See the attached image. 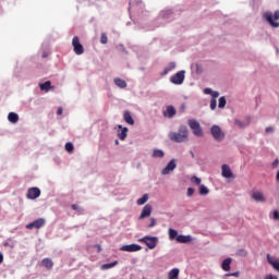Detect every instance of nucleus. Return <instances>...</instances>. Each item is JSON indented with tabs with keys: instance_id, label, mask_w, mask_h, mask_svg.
Instances as JSON below:
<instances>
[{
	"instance_id": "48",
	"label": "nucleus",
	"mask_w": 279,
	"mask_h": 279,
	"mask_svg": "<svg viewBox=\"0 0 279 279\" xmlns=\"http://www.w3.org/2000/svg\"><path fill=\"white\" fill-rule=\"evenodd\" d=\"M95 247H97V251H98V252H101V245L96 244Z\"/></svg>"
},
{
	"instance_id": "22",
	"label": "nucleus",
	"mask_w": 279,
	"mask_h": 279,
	"mask_svg": "<svg viewBox=\"0 0 279 279\" xmlns=\"http://www.w3.org/2000/svg\"><path fill=\"white\" fill-rule=\"evenodd\" d=\"M8 120L10 123H19V113L10 112L8 114Z\"/></svg>"
},
{
	"instance_id": "42",
	"label": "nucleus",
	"mask_w": 279,
	"mask_h": 279,
	"mask_svg": "<svg viewBox=\"0 0 279 279\" xmlns=\"http://www.w3.org/2000/svg\"><path fill=\"white\" fill-rule=\"evenodd\" d=\"M274 219H275V221H279V213H278V210L274 211Z\"/></svg>"
},
{
	"instance_id": "16",
	"label": "nucleus",
	"mask_w": 279,
	"mask_h": 279,
	"mask_svg": "<svg viewBox=\"0 0 279 279\" xmlns=\"http://www.w3.org/2000/svg\"><path fill=\"white\" fill-rule=\"evenodd\" d=\"M267 260L269 263V265H271V267H274V269H276V271H279V260L274 258L270 255H267Z\"/></svg>"
},
{
	"instance_id": "20",
	"label": "nucleus",
	"mask_w": 279,
	"mask_h": 279,
	"mask_svg": "<svg viewBox=\"0 0 279 279\" xmlns=\"http://www.w3.org/2000/svg\"><path fill=\"white\" fill-rule=\"evenodd\" d=\"M123 119L125 123H129V125H134V118H132V113H130V111L124 112Z\"/></svg>"
},
{
	"instance_id": "52",
	"label": "nucleus",
	"mask_w": 279,
	"mask_h": 279,
	"mask_svg": "<svg viewBox=\"0 0 279 279\" xmlns=\"http://www.w3.org/2000/svg\"><path fill=\"white\" fill-rule=\"evenodd\" d=\"M192 154V156H195L193 153H191Z\"/></svg>"
},
{
	"instance_id": "25",
	"label": "nucleus",
	"mask_w": 279,
	"mask_h": 279,
	"mask_svg": "<svg viewBox=\"0 0 279 279\" xmlns=\"http://www.w3.org/2000/svg\"><path fill=\"white\" fill-rule=\"evenodd\" d=\"M178 276H180V269L174 268V269H172V270L169 272L168 278H169V279H178Z\"/></svg>"
},
{
	"instance_id": "38",
	"label": "nucleus",
	"mask_w": 279,
	"mask_h": 279,
	"mask_svg": "<svg viewBox=\"0 0 279 279\" xmlns=\"http://www.w3.org/2000/svg\"><path fill=\"white\" fill-rule=\"evenodd\" d=\"M195 193V190L193 187L187 189V196L192 197V195Z\"/></svg>"
},
{
	"instance_id": "9",
	"label": "nucleus",
	"mask_w": 279,
	"mask_h": 279,
	"mask_svg": "<svg viewBox=\"0 0 279 279\" xmlns=\"http://www.w3.org/2000/svg\"><path fill=\"white\" fill-rule=\"evenodd\" d=\"M175 167H178V163H175V159L170 160L168 165L161 170V174L169 175L171 171L175 170Z\"/></svg>"
},
{
	"instance_id": "15",
	"label": "nucleus",
	"mask_w": 279,
	"mask_h": 279,
	"mask_svg": "<svg viewBox=\"0 0 279 279\" xmlns=\"http://www.w3.org/2000/svg\"><path fill=\"white\" fill-rule=\"evenodd\" d=\"M175 108L173 106H168L166 111H163V117H168V119H173L175 117Z\"/></svg>"
},
{
	"instance_id": "39",
	"label": "nucleus",
	"mask_w": 279,
	"mask_h": 279,
	"mask_svg": "<svg viewBox=\"0 0 279 279\" xmlns=\"http://www.w3.org/2000/svg\"><path fill=\"white\" fill-rule=\"evenodd\" d=\"M71 208H72V210H78V213H81V210H84V209L80 208V206L76 205V204H73V205L71 206Z\"/></svg>"
},
{
	"instance_id": "30",
	"label": "nucleus",
	"mask_w": 279,
	"mask_h": 279,
	"mask_svg": "<svg viewBox=\"0 0 279 279\" xmlns=\"http://www.w3.org/2000/svg\"><path fill=\"white\" fill-rule=\"evenodd\" d=\"M178 231L175 229H169V239L171 241H173V239H175V241L178 240Z\"/></svg>"
},
{
	"instance_id": "27",
	"label": "nucleus",
	"mask_w": 279,
	"mask_h": 279,
	"mask_svg": "<svg viewBox=\"0 0 279 279\" xmlns=\"http://www.w3.org/2000/svg\"><path fill=\"white\" fill-rule=\"evenodd\" d=\"M175 69V62H170L167 68L163 70V75H167L168 73H171Z\"/></svg>"
},
{
	"instance_id": "51",
	"label": "nucleus",
	"mask_w": 279,
	"mask_h": 279,
	"mask_svg": "<svg viewBox=\"0 0 279 279\" xmlns=\"http://www.w3.org/2000/svg\"><path fill=\"white\" fill-rule=\"evenodd\" d=\"M116 145H119V140H116Z\"/></svg>"
},
{
	"instance_id": "2",
	"label": "nucleus",
	"mask_w": 279,
	"mask_h": 279,
	"mask_svg": "<svg viewBox=\"0 0 279 279\" xmlns=\"http://www.w3.org/2000/svg\"><path fill=\"white\" fill-rule=\"evenodd\" d=\"M263 19H265L271 27H279V23L277 22L279 21V10L275 11V13H271L270 11L265 12Z\"/></svg>"
},
{
	"instance_id": "32",
	"label": "nucleus",
	"mask_w": 279,
	"mask_h": 279,
	"mask_svg": "<svg viewBox=\"0 0 279 279\" xmlns=\"http://www.w3.org/2000/svg\"><path fill=\"white\" fill-rule=\"evenodd\" d=\"M191 182H192V184H195L196 186H199V185L202 184V179H199V178L193 175V177L191 178Z\"/></svg>"
},
{
	"instance_id": "4",
	"label": "nucleus",
	"mask_w": 279,
	"mask_h": 279,
	"mask_svg": "<svg viewBox=\"0 0 279 279\" xmlns=\"http://www.w3.org/2000/svg\"><path fill=\"white\" fill-rule=\"evenodd\" d=\"M138 241L140 243H145L148 250H156V246L158 245V238L156 236L146 235Z\"/></svg>"
},
{
	"instance_id": "28",
	"label": "nucleus",
	"mask_w": 279,
	"mask_h": 279,
	"mask_svg": "<svg viewBox=\"0 0 279 279\" xmlns=\"http://www.w3.org/2000/svg\"><path fill=\"white\" fill-rule=\"evenodd\" d=\"M148 199H149V195L144 194L143 197L137 199V206H143L144 204H147Z\"/></svg>"
},
{
	"instance_id": "31",
	"label": "nucleus",
	"mask_w": 279,
	"mask_h": 279,
	"mask_svg": "<svg viewBox=\"0 0 279 279\" xmlns=\"http://www.w3.org/2000/svg\"><path fill=\"white\" fill-rule=\"evenodd\" d=\"M208 193H210V191L208 190V187H206V185L199 186V195H208Z\"/></svg>"
},
{
	"instance_id": "6",
	"label": "nucleus",
	"mask_w": 279,
	"mask_h": 279,
	"mask_svg": "<svg viewBox=\"0 0 279 279\" xmlns=\"http://www.w3.org/2000/svg\"><path fill=\"white\" fill-rule=\"evenodd\" d=\"M72 47L76 56H82V53H84V46L82 45V43H80V37L77 36L73 37Z\"/></svg>"
},
{
	"instance_id": "10",
	"label": "nucleus",
	"mask_w": 279,
	"mask_h": 279,
	"mask_svg": "<svg viewBox=\"0 0 279 279\" xmlns=\"http://www.w3.org/2000/svg\"><path fill=\"white\" fill-rule=\"evenodd\" d=\"M27 199H38L40 197V189L29 187L26 194Z\"/></svg>"
},
{
	"instance_id": "14",
	"label": "nucleus",
	"mask_w": 279,
	"mask_h": 279,
	"mask_svg": "<svg viewBox=\"0 0 279 279\" xmlns=\"http://www.w3.org/2000/svg\"><path fill=\"white\" fill-rule=\"evenodd\" d=\"M252 197L255 202H260V203L266 202L265 194H263V192L260 191L253 192Z\"/></svg>"
},
{
	"instance_id": "26",
	"label": "nucleus",
	"mask_w": 279,
	"mask_h": 279,
	"mask_svg": "<svg viewBox=\"0 0 279 279\" xmlns=\"http://www.w3.org/2000/svg\"><path fill=\"white\" fill-rule=\"evenodd\" d=\"M117 265H119V262H112V263H109V264H104L102 266H101V269L104 270V271H106L107 269H112V267H117Z\"/></svg>"
},
{
	"instance_id": "19",
	"label": "nucleus",
	"mask_w": 279,
	"mask_h": 279,
	"mask_svg": "<svg viewBox=\"0 0 279 279\" xmlns=\"http://www.w3.org/2000/svg\"><path fill=\"white\" fill-rule=\"evenodd\" d=\"M193 241V238L191 235H179L177 236L178 243H191Z\"/></svg>"
},
{
	"instance_id": "29",
	"label": "nucleus",
	"mask_w": 279,
	"mask_h": 279,
	"mask_svg": "<svg viewBox=\"0 0 279 279\" xmlns=\"http://www.w3.org/2000/svg\"><path fill=\"white\" fill-rule=\"evenodd\" d=\"M153 158H165V151L161 149H155L153 151Z\"/></svg>"
},
{
	"instance_id": "18",
	"label": "nucleus",
	"mask_w": 279,
	"mask_h": 279,
	"mask_svg": "<svg viewBox=\"0 0 279 279\" xmlns=\"http://www.w3.org/2000/svg\"><path fill=\"white\" fill-rule=\"evenodd\" d=\"M41 267H45L48 270L53 269V260H51V258H44L41 260Z\"/></svg>"
},
{
	"instance_id": "5",
	"label": "nucleus",
	"mask_w": 279,
	"mask_h": 279,
	"mask_svg": "<svg viewBox=\"0 0 279 279\" xmlns=\"http://www.w3.org/2000/svg\"><path fill=\"white\" fill-rule=\"evenodd\" d=\"M210 133L213 138H215V141H218L219 143H221V141L226 138V134L223 133V131H221V128H219V125H213L210 129Z\"/></svg>"
},
{
	"instance_id": "8",
	"label": "nucleus",
	"mask_w": 279,
	"mask_h": 279,
	"mask_svg": "<svg viewBox=\"0 0 279 279\" xmlns=\"http://www.w3.org/2000/svg\"><path fill=\"white\" fill-rule=\"evenodd\" d=\"M45 223H46V220L44 218H38L37 220L26 225V229L34 230V228H36V230H40V228H43Z\"/></svg>"
},
{
	"instance_id": "33",
	"label": "nucleus",
	"mask_w": 279,
	"mask_h": 279,
	"mask_svg": "<svg viewBox=\"0 0 279 279\" xmlns=\"http://www.w3.org/2000/svg\"><path fill=\"white\" fill-rule=\"evenodd\" d=\"M100 43L101 45H108V35L106 33H101Z\"/></svg>"
},
{
	"instance_id": "44",
	"label": "nucleus",
	"mask_w": 279,
	"mask_h": 279,
	"mask_svg": "<svg viewBox=\"0 0 279 279\" xmlns=\"http://www.w3.org/2000/svg\"><path fill=\"white\" fill-rule=\"evenodd\" d=\"M265 279H278V276L276 275H268L265 277Z\"/></svg>"
},
{
	"instance_id": "49",
	"label": "nucleus",
	"mask_w": 279,
	"mask_h": 279,
	"mask_svg": "<svg viewBox=\"0 0 279 279\" xmlns=\"http://www.w3.org/2000/svg\"><path fill=\"white\" fill-rule=\"evenodd\" d=\"M226 276H239V272H233V274H227Z\"/></svg>"
},
{
	"instance_id": "37",
	"label": "nucleus",
	"mask_w": 279,
	"mask_h": 279,
	"mask_svg": "<svg viewBox=\"0 0 279 279\" xmlns=\"http://www.w3.org/2000/svg\"><path fill=\"white\" fill-rule=\"evenodd\" d=\"M156 226V218H150V223L147 226V228H154Z\"/></svg>"
},
{
	"instance_id": "35",
	"label": "nucleus",
	"mask_w": 279,
	"mask_h": 279,
	"mask_svg": "<svg viewBox=\"0 0 279 279\" xmlns=\"http://www.w3.org/2000/svg\"><path fill=\"white\" fill-rule=\"evenodd\" d=\"M209 107H210V110H215L217 108V99L211 98Z\"/></svg>"
},
{
	"instance_id": "45",
	"label": "nucleus",
	"mask_w": 279,
	"mask_h": 279,
	"mask_svg": "<svg viewBox=\"0 0 279 279\" xmlns=\"http://www.w3.org/2000/svg\"><path fill=\"white\" fill-rule=\"evenodd\" d=\"M234 123L238 128H243V123L240 120H235Z\"/></svg>"
},
{
	"instance_id": "13",
	"label": "nucleus",
	"mask_w": 279,
	"mask_h": 279,
	"mask_svg": "<svg viewBox=\"0 0 279 279\" xmlns=\"http://www.w3.org/2000/svg\"><path fill=\"white\" fill-rule=\"evenodd\" d=\"M151 210H153L151 205L149 204L145 205L142 209V213L138 219L142 220V219H146L147 217H151Z\"/></svg>"
},
{
	"instance_id": "11",
	"label": "nucleus",
	"mask_w": 279,
	"mask_h": 279,
	"mask_svg": "<svg viewBox=\"0 0 279 279\" xmlns=\"http://www.w3.org/2000/svg\"><path fill=\"white\" fill-rule=\"evenodd\" d=\"M221 175L227 180H230V178L234 179V173H232V169H230V166L226 163L221 166Z\"/></svg>"
},
{
	"instance_id": "12",
	"label": "nucleus",
	"mask_w": 279,
	"mask_h": 279,
	"mask_svg": "<svg viewBox=\"0 0 279 279\" xmlns=\"http://www.w3.org/2000/svg\"><path fill=\"white\" fill-rule=\"evenodd\" d=\"M143 250V246L138 244H128L120 247L121 252H141Z\"/></svg>"
},
{
	"instance_id": "21",
	"label": "nucleus",
	"mask_w": 279,
	"mask_h": 279,
	"mask_svg": "<svg viewBox=\"0 0 279 279\" xmlns=\"http://www.w3.org/2000/svg\"><path fill=\"white\" fill-rule=\"evenodd\" d=\"M232 264V258H226L222 264L221 267L223 269V271H230V265Z\"/></svg>"
},
{
	"instance_id": "7",
	"label": "nucleus",
	"mask_w": 279,
	"mask_h": 279,
	"mask_svg": "<svg viewBox=\"0 0 279 279\" xmlns=\"http://www.w3.org/2000/svg\"><path fill=\"white\" fill-rule=\"evenodd\" d=\"M185 73L186 72L184 70L177 72L174 75L171 76L170 82L177 85L184 84Z\"/></svg>"
},
{
	"instance_id": "47",
	"label": "nucleus",
	"mask_w": 279,
	"mask_h": 279,
	"mask_svg": "<svg viewBox=\"0 0 279 279\" xmlns=\"http://www.w3.org/2000/svg\"><path fill=\"white\" fill-rule=\"evenodd\" d=\"M57 114H62V107H59L58 110H57Z\"/></svg>"
},
{
	"instance_id": "23",
	"label": "nucleus",
	"mask_w": 279,
	"mask_h": 279,
	"mask_svg": "<svg viewBox=\"0 0 279 279\" xmlns=\"http://www.w3.org/2000/svg\"><path fill=\"white\" fill-rule=\"evenodd\" d=\"M114 84H116V86H118V88H126L128 87V83H125V81H123L122 78H114Z\"/></svg>"
},
{
	"instance_id": "40",
	"label": "nucleus",
	"mask_w": 279,
	"mask_h": 279,
	"mask_svg": "<svg viewBox=\"0 0 279 279\" xmlns=\"http://www.w3.org/2000/svg\"><path fill=\"white\" fill-rule=\"evenodd\" d=\"M265 132H266V134H271L274 132V128L272 126H267L265 129Z\"/></svg>"
},
{
	"instance_id": "43",
	"label": "nucleus",
	"mask_w": 279,
	"mask_h": 279,
	"mask_svg": "<svg viewBox=\"0 0 279 279\" xmlns=\"http://www.w3.org/2000/svg\"><path fill=\"white\" fill-rule=\"evenodd\" d=\"M204 94H205V95H213V89H210V88H205V89H204Z\"/></svg>"
},
{
	"instance_id": "1",
	"label": "nucleus",
	"mask_w": 279,
	"mask_h": 279,
	"mask_svg": "<svg viewBox=\"0 0 279 279\" xmlns=\"http://www.w3.org/2000/svg\"><path fill=\"white\" fill-rule=\"evenodd\" d=\"M168 136L174 143H186L189 141V128L181 125L178 132H170Z\"/></svg>"
},
{
	"instance_id": "36",
	"label": "nucleus",
	"mask_w": 279,
	"mask_h": 279,
	"mask_svg": "<svg viewBox=\"0 0 279 279\" xmlns=\"http://www.w3.org/2000/svg\"><path fill=\"white\" fill-rule=\"evenodd\" d=\"M74 147L72 143H66L65 144V150H68L69 153L73 151Z\"/></svg>"
},
{
	"instance_id": "50",
	"label": "nucleus",
	"mask_w": 279,
	"mask_h": 279,
	"mask_svg": "<svg viewBox=\"0 0 279 279\" xmlns=\"http://www.w3.org/2000/svg\"><path fill=\"white\" fill-rule=\"evenodd\" d=\"M3 263V254L0 253V265Z\"/></svg>"
},
{
	"instance_id": "41",
	"label": "nucleus",
	"mask_w": 279,
	"mask_h": 279,
	"mask_svg": "<svg viewBox=\"0 0 279 279\" xmlns=\"http://www.w3.org/2000/svg\"><path fill=\"white\" fill-rule=\"evenodd\" d=\"M219 97V92H211V99H217Z\"/></svg>"
},
{
	"instance_id": "24",
	"label": "nucleus",
	"mask_w": 279,
	"mask_h": 279,
	"mask_svg": "<svg viewBox=\"0 0 279 279\" xmlns=\"http://www.w3.org/2000/svg\"><path fill=\"white\" fill-rule=\"evenodd\" d=\"M39 88H40V90H46V92L51 90V88H52L51 81H47L44 84H39Z\"/></svg>"
},
{
	"instance_id": "34",
	"label": "nucleus",
	"mask_w": 279,
	"mask_h": 279,
	"mask_svg": "<svg viewBox=\"0 0 279 279\" xmlns=\"http://www.w3.org/2000/svg\"><path fill=\"white\" fill-rule=\"evenodd\" d=\"M227 100L223 96L219 98L218 108H226Z\"/></svg>"
},
{
	"instance_id": "46",
	"label": "nucleus",
	"mask_w": 279,
	"mask_h": 279,
	"mask_svg": "<svg viewBox=\"0 0 279 279\" xmlns=\"http://www.w3.org/2000/svg\"><path fill=\"white\" fill-rule=\"evenodd\" d=\"M278 165H279V160L276 159V160L272 162V167H278Z\"/></svg>"
},
{
	"instance_id": "3",
	"label": "nucleus",
	"mask_w": 279,
	"mask_h": 279,
	"mask_svg": "<svg viewBox=\"0 0 279 279\" xmlns=\"http://www.w3.org/2000/svg\"><path fill=\"white\" fill-rule=\"evenodd\" d=\"M187 125L192 130L194 136H204V131L202 130V125L197 122V120H189Z\"/></svg>"
},
{
	"instance_id": "17",
	"label": "nucleus",
	"mask_w": 279,
	"mask_h": 279,
	"mask_svg": "<svg viewBox=\"0 0 279 279\" xmlns=\"http://www.w3.org/2000/svg\"><path fill=\"white\" fill-rule=\"evenodd\" d=\"M118 128L121 130V132L118 133V138L125 141V138H128V128H123L122 125H118Z\"/></svg>"
}]
</instances>
